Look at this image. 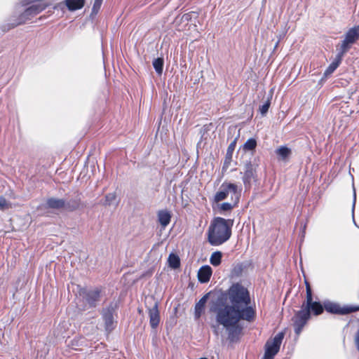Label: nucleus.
<instances>
[{
    "instance_id": "nucleus-1",
    "label": "nucleus",
    "mask_w": 359,
    "mask_h": 359,
    "mask_svg": "<svg viewBox=\"0 0 359 359\" xmlns=\"http://www.w3.org/2000/svg\"><path fill=\"white\" fill-rule=\"evenodd\" d=\"M227 298L231 304L217 301L212 302L210 311L220 313L224 317L230 316L231 320L245 317L246 321L252 322L255 319V309L251 305L250 293L246 287L240 283L233 284L227 291Z\"/></svg>"
},
{
    "instance_id": "nucleus-2",
    "label": "nucleus",
    "mask_w": 359,
    "mask_h": 359,
    "mask_svg": "<svg viewBox=\"0 0 359 359\" xmlns=\"http://www.w3.org/2000/svg\"><path fill=\"white\" fill-rule=\"evenodd\" d=\"M233 221L222 217L215 218L208 230V242L212 245H219L229 239Z\"/></svg>"
},
{
    "instance_id": "nucleus-3",
    "label": "nucleus",
    "mask_w": 359,
    "mask_h": 359,
    "mask_svg": "<svg viewBox=\"0 0 359 359\" xmlns=\"http://www.w3.org/2000/svg\"><path fill=\"white\" fill-rule=\"evenodd\" d=\"M216 314L215 319L217 325H212V328L214 330L215 334H218V327L222 325L226 330L228 339L230 341L234 342L238 340L242 332V327L238 325L240 320H245V317H238L237 319L231 320V316H221L220 313H215Z\"/></svg>"
},
{
    "instance_id": "nucleus-4",
    "label": "nucleus",
    "mask_w": 359,
    "mask_h": 359,
    "mask_svg": "<svg viewBox=\"0 0 359 359\" xmlns=\"http://www.w3.org/2000/svg\"><path fill=\"white\" fill-rule=\"evenodd\" d=\"M101 299V290L100 288L81 289L77 307L81 311H86L95 308Z\"/></svg>"
},
{
    "instance_id": "nucleus-5",
    "label": "nucleus",
    "mask_w": 359,
    "mask_h": 359,
    "mask_svg": "<svg viewBox=\"0 0 359 359\" xmlns=\"http://www.w3.org/2000/svg\"><path fill=\"white\" fill-rule=\"evenodd\" d=\"M241 189L233 183L224 182L219 191L214 196V201L218 203L226 199L229 194H231V200L234 204H237L239 201Z\"/></svg>"
},
{
    "instance_id": "nucleus-6",
    "label": "nucleus",
    "mask_w": 359,
    "mask_h": 359,
    "mask_svg": "<svg viewBox=\"0 0 359 359\" xmlns=\"http://www.w3.org/2000/svg\"><path fill=\"white\" fill-rule=\"evenodd\" d=\"M48 6V4L46 3L32 5L26 8L25 11L20 15L17 21L12 23L7 29L8 30L20 25L25 24L27 21L30 20L33 17L44 11Z\"/></svg>"
},
{
    "instance_id": "nucleus-7",
    "label": "nucleus",
    "mask_w": 359,
    "mask_h": 359,
    "mask_svg": "<svg viewBox=\"0 0 359 359\" xmlns=\"http://www.w3.org/2000/svg\"><path fill=\"white\" fill-rule=\"evenodd\" d=\"M284 332L278 333L271 341H268L265 345V353L262 359H273L278 353L282 341L284 338Z\"/></svg>"
},
{
    "instance_id": "nucleus-8",
    "label": "nucleus",
    "mask_w": 359,
    "mask_h": 359,
    "mask_svg": "<svg viewBox=\"0 0 359 359\" xmlns=\"http://www.w3.org/2000/svg\"><path fill=\"white\" fill-rule=\"evenodd\" d=\"M359 39V25L351 28L345 34L344 39L341 41L339 52L345 55L351 46Z\"/></svg>"
},
{
    "instance_id": "nucleus-9",
    "label": "nucleus",
    "mask_w": 359,
    "mask_h": 359,
    "mask_svg": "<svg viewBox=\"0 0 359 359\" xmlns=\"http://www.w3.org/2000/svg\"><path fill=\"white\" fill-rule=\"evenodd\" d=\"M324 309L329 313L340 315H346L359 311V306H346L341 307L339 304L325 302Z\"/></svg>"
},
{
    "instance_id": "nucleus-10",
    "label": "nucleus",
    "mask_w": 359,
    "mask_h": 359,
    "mask_svg": "<svg viewBox=\"0 0 359 359\" xmlns=\"http://www.w3.org/2000/svg\"><path fill=\"white\" fill-rule=\"evenodd\" d=\"M311 312L305 307L304 304H302V309L294 317V332L297 334H299L307 320L309 319Z\"/></svg>"
},
{
    "instance_id": "nucleus-11",
    "label": "nucleus",
    "mask_w": 359,
    "mask_h": 359,
    "mask_svg": "<svg viewBox=\"0 0 359 359\" xmlns=\"http://www.w3.org/2000/svg\"><path fill=\"white\" fill-rule=\"evenodd\" d=\"M305 307L310 311L311 310L316 316L323 312L324 307L320 302H313L312 292L309 283H306V300L304 303Z\"/></svg>"
},
{
    "instance_id": "nucleus-12",
    "label": "nucleus",
    "mask_w": 359,
    "mask_h": 359,
    "mask_svg": "<svg viewBox=\"0 0 359 359\" xmlns=\"http://www.w3.org/2000/svg\"><path fill=\"white\" fill-rule=\"evenodd\" d=\"M256 173V167L251 161H247L244 165V172L243 182L245 189H249L251 185L252 180L255 179Z\"/></svg>"
},
{
    "instance_id": "nucleus-13",
    "label": "nucleus",
    "mask_w": 359,
    "mask_h": 359,
    "mask_svg": "<svg viewBox=\"0 0 359 359\" xmlns=\"http://www.w3.org/2000/svg\"><path fill=\"white\" fill-rule=\"evenodd\" d=\"M149 318V323L153 329H156L160 323V314L158 302H155L154 305L147 309Z\"/></svg>"
},
{
    "instance_id": "nucleus-14",
    "label": "nucleus",
    "mask_w": 359,
    "mask_h": 359,
    "mask_svg": "<svg viewBox=\"0 0 359 359\" xmlns=\"http://www.w3.org/2000/svg\"><path fill=\"white\" fill-rule=\"evenodd\" d=\"M210 293L205 294L200 300L196 304L194 315L196 319H198L203 313L205 307L206 302L208 299Z\"/></svg>"
},
{
    "instance_id": "nucleus-15",
    "label": "nucleus",
    "mask_w": 359,
    "mask_h": 359,
    "mask_svg": "<svg viewBox=\"0 0 359 359\" xmlns=\"http://www.w3.org/2000/svg\"><path fill=\"white\" fill-rule=\"evenodd\" d=\"M212 275V269L210 266L206 265L202 266L198 272V280L202 283H208Z\"/></svg>"
},
{
    "instance_id": "nucleus-16",
    "label": "nucleus",
    "mask_w": 359,
    "mask_h": 359,
    "mask_svg": "<svg viewBox=\"0 0 359 359\" xmlns=\"http://www.w3.org/2000/svg\"><path fill=\"white\" fill-rule=\"evenodd\" d=\"M344 55H343L340 52H338L335 60L328 66V67L325 71V76H329L336 70V69L339 66Z\"/></svg>"
},
{
    "instance_id": "nucleus-17",
    "label": "nucleus",
    "mask_w": 359,
    "mask_h": 359,
    "mask_svg": "<svg viewBox=\"0 0 359 359\" xmlns=\"http://www.w3.org/2000/svg\"><path fill=\"white\" fill-rule=\"evenodd\" d=\"M158 221L163 228H165L171 219V214L167 210H162L158 212Z\"/></svg>"
},
{
    "instance_id": "nucleus-18",
    "label": "nucleus",
    "mask_w": 359,
    "mask_h": 359,
    "mask_svg": "<svg viewBox=\"0 0 359 359\" xmlns=\"http://www.w3.org/2000/svg\"><path fill=\"white\" fill-rule=\"evenodd\" d=\"M65 205L66 201L61 198H48L46 201L47 208L51 209L59 210L65 208Z\"/></svg>"
},
{
    "instance_id": "nucleus-19",
    "label": "nucleus",
    "mask_w": 359,
    "mask_h": 359,
    "mask_svg": "<svg viewBox=\"0 0 359 359\" xmlns=\"http://www.w3.org/2000/svg\"><path fill=\"white\" fill-rule=\"evenodd\" d=\"M236 144V141L235 140L234 141H233L232 142L230 143V144L229 145V147L227 148L225 160H224L223 168H222L223 170H226L229 168V166L232 161V154L235 149Z\"/></svg>"
},
{
    "instance_id": "nucleus-20",
    "label": "nucleus",
    "mask_w": 359,
    "mask_h": 359,
    "mask_svg": "<svg viewBox=\"0 0 359 359\" xmlns=\"http://www.w3.org/2000/svg\"><path fill=\"white\" fill-rule=\"evenodd\" d=\"M275 153L279 160L286 161L291 156L292 150L286 146H281L276 149Z\"/></svg>"
},
{
    "instance_id": "nucleus-21",
    "label": "nucleus",
    "mask_w": 359,
    "mask_h": 359,
    "mask_svg": "<svg viewBox=\"0 0 359 359\" xmlns=\"http://www.w3.org/2000/svg\"><path fill=\"white\" fill-rule=\"evenodd\" d=\"M85 4V0H65V5L71 11L81 9Z\"/></svg>"
},
{
    "instance_id": "nucleus-22",
    "label": "nucleus",
    "mask_w": 359,
    "mask_h": 359,
    "mask_svg": "<svg viewBox=\"0 0 359 359\" xmlns=\"http://www.w3.org/2000/svg\"><path fill=\"white\" fill-rule=\"evenodd\" d=\"M103 318L105 323L106 329L110 330L113 328V314L111 311L108 309L103 311Z\"/></svg>"
},
{
    "instance_id": "nucleus-23",
    "label": "nucleus",
    "mask_w": 359,
    "mask_h": 359,
    "mask_svg": "<svg viewBox=\"0 0 359 359\" xmlns=\"http://www.w3.org/2000/svg\"><path fill=\"white\" fill-rule=\"evenodd\" d=\"M81 205V199L75 198L66 201L65 208L69 211H74L77 210Z\"/></svg>"
},
{
    "instance_id": "nucleus-24",
    "label": "nucleus",
    "mask_w": 359,
    "mask_h": 359,
    "mask_svg": "<svg viewBox=\"0 0 359 359\" xmlns=\"http://www.w3.org/2000/svg\"><path fill=\"white\" fill-rule=\"evenodd\" d=\"M169 266L172 269H177L180 266V260L177 255L171 253L168 257Z\"/></svg>"
},
{
    "instance_id": "nucleus-25",
    "label": "nucleus",
    "mask_w": 359,
    "mask_h": 359,
    "mask_svg": "<svg viewBox=\"0 0 359 359\" xmlns=\"http://www.w3.org/2000/svg\"><path fill=\"white\" fill-rule=\"evenodd\" d=\"M222 254L219 251L214 252L210 257V262L212 265L217 266L221 264Z\"/></svg>"
},
{
    "instance_id": "nucleus-26",
    "label": "nucleus",
    "mask_w": 359,
    "mask_h": 359,
    "mask_svg": "<svg viewBox=\"0 0 359 359\" xmlns=\"http://www.w3.org/2000/svg\"><path fill=\"white\" fill-rule=\"evenodd\" d=\"M163 59L158 57L153 61V66L156 73L161 75L163 72Z\"/></svg>"
},
{
    "instance_id": "nucleus-27",
    "label": "nucleus",
    "mask_w": 359,
    "mask_h": 359,
    "mask_svg": "<svg viewBox=\"0 0 359 359\" xmlns=\"http://www.w3.org/2000/svg\"><path fill=\"white\" fill-rule=\"evenodd\" d=\"M257 147V141L254 138L248 139L243 145V149L246 151L254 150Z\"/></svg>"
},
{
    "instance_id": "nucleus-28",
    "label": "nucleus",
    "mask_w": 359,
    "mask_h": 359,
    "mask_svg": "<svg viewBox=\"0 0 359 359\" xmlns=\"http://www.w3.org/2000/svg\"><path fill=\"white\" fill-rule=\"evenodd\" d=\"M271 105V100L268 98L260 107L259 111L262 116H265Z\"/></svg>"
},
{
    "instance_id": "nucleus-29",
    "label": "nucleus",
    "mask_w": 359,
    "mask_h": 359,
    "mask_svg": "<svg viewBox=\"0 0 359 359\" xmlns=\"http://www.w3.org/2000/svg\"><path fill=\"white\" fill-rule=\"evenodd\" d=\"M116 195L115 193H109L105 196L104 205H111L116 201Z\"/></svg>"
},
{
    "instance_id": "nucleus-30",
    "label": "nucleus",
    "mask_w": 359,
    "mask_h": 359,
    "mask_svg": "<svg viewBox=\"0 0 359 359\" xmlns=\"http://www.w3.org/2000/svg\"><path fill=\"white\" fill-rule=\"evenodd\" d=\"M11 208V203L8 202L4 197H0V209L6 210Z\"/></svg>"
},
{
    "instance_id": "nucleus-31",
    "label": "nucleus",
    "mask_w": 359,
    "mask_h": 359,
    "mask_svg": "<svg viewBox=\"0 0 359 359\" xmlns=\"http://www.w3.org/2000/svg\"><path fill=\"white\" fill-rule=\"evenodd\" d=\"M103 0H95L92 12L95 14L97 13L98 11L100 10L101 5L102 4Z\"/></svg>"
},
{
    "instance_id": "nucleus-32",
    "label": "nucleus",
    "mask_w": 359,
    "mask_h": 359,
    "mask_svg": "<svg viewBox=\"0 0 359 359\" xmlns=\"http://www.w3.org/2000/svg\"><path fill=\"white\" fill-rule=\"evenodd\" d=\"M233 203H234L233 201ZM236 204H231L230 203H223L222 204H221L220 205V209L223 211H229L230 210H231L233 206H235Z\"/></svg>"
},
{
    "instance_id": "nucleus-33",
    "label": "nucleus",
    "mask_w": 359,
    "mask_h": 359,
    "mask_svg": "<svg viewBox=\"0 0 359 359\" xmlns=\"http://www.w3.org/2000/svg\"><path fill=\"white\" fill-rule=\"evenodd\" d=\"M64 5L62 3L57 4V5L54 6V9H63Z\"/></svg>"
},
{
    "instance_id": "nucleus-34",
    "label": "nucleus",
    "mask_w": 359,
    "mask_h": 359,
    "mask_svg": "<svg viewBox=\"0 0 359 359\" xmlns=\"http://www.w3.org/2000/svg\"><path fill=\"white\" fill-rule=\"evenodd\" d=\"M280 39H281V36H280L278 41L276 43L275 46H274V50H276L278 48Z\"/></svg>"
},
{
    "instance_id": "nucleus-35",
    "label": "nucleus",
    "mask_w": 359,
    "mask_h": 359,
    "mask_svg": "<svg viewBox=\"0 0 359 359\" xmlns=\"http://www.w3.org/2000/svg\"><path fill=\"white\" fill-rule=\"evenodd\" d=\"M354 199H353V210L355 208V200H356V194H355V192L354 191Z\"/></svg>"
}]
</instances>
